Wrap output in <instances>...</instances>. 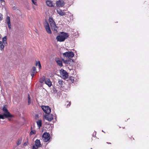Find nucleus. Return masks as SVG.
<instances>
[{
    "label": "nucleus",
    "instance_id": "obj_1",
    "mask_svg": "<svg viewBox=\"0 0 149 149\" xmlns=\"http://www.w3.org/2000/svg\"><path fill=\"white\" fill-rule=\"evenodd\" d=\"M60 34L56 38V39L58 41L62 42L64 41L69 37V35L68 33L64 32H61Z\"/></svg>",
    "mask_w": 149,
    "mask_h": 149
},
{
    "label": "nucleus",
    "instance_id": "obj_2",
    "mask_svg": "<svg viewBox=\"0 0 149 149\" xmlns=\"http://www.w3.org/2000/svg\"><path fill=\"white\" fill-rule=\"evenodd\" d=\"M7 106L6 105H4L2 108L3 111L5 112L4 115L5 116L6 118H12L13 116L11 114L10 112L8 111L6 107Z\"/></svg>",
    "mask_w": 149,
    "mask_h": 149
},
{
    "label": "nucleus",
    "instance_id": "obj_3",
    "mask_svg": "<svg viewBox=\"0 0 149 149\" xmlns=\"http://www.w3.org/2000/svg\"><path fill=\"white\" fill-rule=\"evenodd\" d=\"M63 55L64 57H66L67 58L71 59L74 56V54L72 51H68L63 53Z\"/></svg>",
    "mask_w": 149,
    "mask_h": 149
},
{
    "label": "nucleus",
    "instance_id": "obj_4",
    "mask_svg": "<svg viewBox=\"0 0 149 149\" xmlns=\"http://www.w3.org/2000/svg\"><path fill=\"white\" fill-rule=\"evenodd\" d=\"M42 137L44 141L45 142H47L50 139V134L46 132H44L42 135Z\"/></svg>",
    "mask_w": 149,
    "mask_h": 149
},
{
    "label": "nucleus",
    "instance_id": "obj_5",
    "mask_svg": "<svg viewBox=\"0 0 149 149\" xmlns=\"http://www.w3.org/2000/svg\"><path fill=\"white\" fill-rule=\"evenodd\" d=\"M41 108L44 112L46 114H49L51 112V109L48 106H42Z\"/></svg>",
    "mask_w": 149,
    "mask_h": 149
},
{
    "label": "nucleus",
    "instance_id": "obj_6",
    "mask_svg": "<svg viewBox=\"0 0 149 149\" xmlns=\"http://www.w3.org/2000/svg\"><path fill=\"white\" fill-rule=\"evenodd\" d=\"M64 63L65 64H69L70 65H72V63L74 62V60L70 58L66 60H64V59H62Z\"/></svg>",
    "mask_w": 149,
    "mask_h": 149
},
{
    "label": "nucleus",
    "instance_id": "obj_7",
    "mask_svg": "<svg viewBox=\"0 0 149 149\" xmlns=\"http://www.w3.org/2000/svg\"><path fill=\"white\" fill-rule=\"evenodd\" d=\"M60 72L61 74L63 76L64 79H66L68 77V74L65 70H64L63 69H61L60 70Z\"/></svg>",
    "mask_w": 149,
    "mask_h": 149
},
{
    "label": "nucleus",
    "instance_id": "obj_8",
    "mask_svg": "<svg viewBox=\"0 0 149 149\" xmlns=\"http://www.w3.org/2000/svg\"><path fill=\"white\" fill-rule=\"evenodd\" d=\"M46 120H47L49 121H51L53 119V116L52 114H47L44 116Z\"/></svg>",
    "mask_w": 149,
    "mask_h": 149
},
{
    "label": "nucleus",
    "instance_id": "obj_9",
    "mask_svg": "<svg viewBox=\"0 0 149 149\" xmlns=\"http://www.w3.org/2000/svg\"><path fill=\"white\" fill-rule=\"evenodd\" d=\"M45 27L47 33L49 34L52 33V31L50 29L49 24L47 21L45 23Z\"/></svg>",
    "mask_w": 149,
    "mask_h": 149
},
{
    "label": "nucleus",
    "instance_id": "obj_10",
    "mask_svg": "<svg viewBox=\"0 0 149 149\" xmlns=\"http://www.w3.org/2000/svg\"><path fill=\"white\" fill-rule=\"evenodd\" d=\"M7 24L8 25V27L10 29H11V24L10 22V17L7 16L5 20Z\"/></svg>",
    "mask_w": 149,
    "mask_h": 149
},
{
    "label": "nucleus",
    "instance_id": "obj_11",
    "mask_svg": "<svg viewBox=\"0 0 149 149\" xmlns=\"http://www.w3.org/2000/svg\"><path fill=\"white\" fill-rule=\"evenodd\" d=\"M56 11L57 13L61 16L65 15H66V13L64 12V10H62L60 9H57Z\"/></svg>",
    "mask_w": 149,
    "mask_h": 149
},
{
    "label": "nucleus",
    "instance_id": "obj_12",
    "mask_svg": "<svg viewBox=\"0 0 149 149\" xmlns=\"http://www.w3.org/2000/svg\"><path fill=\"white\" fill-rule=\"evenodd\" d=\"M35 146L37 148L41 147L42 146V145L41 144L40 140L36 139L35 141Z\"/></svg>",
    "mask_w": 149,
    "mask_h": 149
},
{
    "label": "nucleus",
    "instance_id": "obj_13",
    "mask_svg": "<svg viewBox=\"0 0 149 149\" xmlns=\"http://www.w3.org/2000/svg\"><path fill=\"white\" fill-rule=\"evenodd\" d=\"M45 83L49 87H51L52 85V82L50 81L49 79L46 78Z\"/></svg>",
    "mask_w": 149,
    "mask_h": 149
},
{
    "label": "nucleus",
    "instance_id": "obj_14",
    "mask_svg": "<svg viewBox=\"0 0 149 149\" xmlns=\"http://www.w3.org/2000/svg\"><path fill=\"white\" fill-rule=\"evenodd\" d=\"M46 3L47 5L50 7H54V3H53L52 1H47Z\"/></svg>",
    "mask_w": 149,
    "mask_h": 149
},
{
    "label": "nucleus",
    "instance_id": "obj_15",
    "mask_svg": "<svg viewBox=\"0 0 149 149\" xmlns=\"http://www.w3.org/2000/svg\"><path fill=\"white\" fill-rule=\"evenodd\" d=\"M58 85L60 87H62L64 86L65 83L61 79H59L58 82Z\"/></svg>",
    "mask_w": 149,
    "mask_h": 149
},
{
    "label": "nucleus",
    "instance_id": "obj_16",
    "mask_svg": "<svg viewBox=\"0 0 149 149\" xmlns=\"http://www.w3.org/2000/svg\"><path fill=\"white\" fill-rule=\"evenodd\" d=\"M55 61L58 65L60 67L63 66V64L62 61L59 58H56Z\"/></svg>",
    "mask_w": 149,
    "mask_h": 149
},
{
    "label": "nucleus",
    "instance_id": "obj_17",
    "mask_svg": "<svg viewBox=\"0 0 149 149\" xmlns=\"http://www.w3.org/2000/svg\"><path fill=\"white\" fill-rule=\"evenodd\" d=\"M56 5L57 6L59 7H63L64 6L63 2L61 1H57L56 2Z\"/></svg>",
    "mask_w": 149,
    "mask_h": 149
},
{
    "label": "nucleus",
    "instance_id": "obj_18",
    "mask_svg": "<svg viewBox=\"0 0 149 149\" xmlns=\"http://www.w3.org/2000/svg\"><path fill=\"white\" fill-rule=\"evenodd\" d=\"M36 123L38 126L40 128L42 126V120L41 119H39L36 121Z\"/></svg>",
    "mask_w": 149,
    "mask_h": 149
},
{
    "label": "nucleus",
    "instance_id": "obj_19",
    "mask_svg": "<svg viewBox=\"0 0 149 149\" xmlns=\"http://www.w3.org/2000/svg\"><path fill=\"white\" fill-rule=\"evenodd\" d=\"M2 41H0V49L1 51H3L4 47V45H3Z\"/></svg>",
    "mask_w": 149,
    "mask_h": 149
},
{
    "label": "nucleus",
    "instance_id": "obj_20",
    "mask_svg": "<svg viewBox=\"0 0 149 149\" xmlns=\"http://www.w3.org/2000/svg\"><path fill=\"white\" fill-rule=\"evenodd\" d=\"M46 78L45 76H43L41 78H40L39 80L40 82V83H43L44 82H45Z\"/></svg>",
    "mask_w": 149,
    "mask_h": 149
},
{
    "label": "nucleus",
    "instance_id": "obj_21",
    "mask_svg": "<svg viewBox=\"0 0 149 149\" xmlns=\"http://www.w3.org/2000/svg\"><path fill=\"white\" fill-rule=\"evenodd\" d=\"M7 36H5L3 38V42L4 44V45H5L6 44H7Z\"/></svg>",
    "mask_w": 149,
    "mask_h": 149
},
{
    "label": "nucleus",
    "instance_id": "obj_22",
    "mask_svg": "<svg viewBox=\"0 0 149 149\" xmlns=\"http://www.w3.org/2000/svg\"><path fill=\"white\" fill-rule=\"evenodd\" d=\"M31 72L32 73H34L36 74L37 72L36 71V68L35 67H33L32 69L31 70Z\"/></svg>",
    "mask_w": 149,
    "mask_h": 149
},
{
    "label": "nucleus",
    "instance_id": "obj_23",
    "mask_svg": "<svg viewBox=\"0 0 149 149\" xmlns=\"http://www.w3.org/2000/svg\"><path fill=\"white\" fill-rule=\"evenodd\" d=\"M51 28L53 31H57V26H56V25H55V26H51Z\"/></svg>",
    "mask_w": 149,
    "mask_h": 149
},
{
    "label": "nucleus",
    "instance_id": "obj_24",
    "mask_svg": "<svg viewBox=\"0 0 149 149\" xmlns=\"http://www.w3.org/2000/svg\"><path fill=\"white\" fill-rule=\"evenodd\" d=\"M22 139H19L17 141L16 144L17 146L19 145L22 143Z\"/></svg>",
    "mask_w": 149,
    "mask_h": 149
},
{
    "label": "nucleus",
    "instance_id": "obj_25",
    "mask_svg": "<svg viewBox=\"0 0 149 149\" xmlns=\"http://www.w3.org/2000/svg\"><path fill=\"white\" fill-rule=\"evenodd\" d=\"M38 65L39 69H40L41 68V64L40 63V61H38V62H36V65Z\"/></svg>",
    "mask_w": 149,
    "mask_h": 149
},
{
    "label": "nucleus",
    "instance_id": "obj_26",
    "mask_svg": "<svg viewBox=\"0 0 149 149\" xmlns=\"http://www.w3.org/2000/svg\"><path fill=\"white\" fill-rule=\"evenodd\" d=\"M69 79L71 80V82L72 83H73L74 82V77L71 76L69 77Z\"/></svg>",
    "mask_w": 149,
    "mask_h": 149
},
{
    "label": "nucleus",
    "instance_id": "obj_27",
    "mask_svg": "<svg viewBox=\"0 0 149 149\" xmlns=\"http://www.w3.org/2000/svg\"><path fill=\"white\" fill-rule=\"evenodd\" d=\"M5 116L4 115V114L3 115H2L0 114V119H5Z\"/></svg>",
    "mask_w": 149,
    "mask_h": 149
},
{
    "label": "nucleus",
    "instance_id": "obj_28",
    "mask_svg": "<svg viewBox=\"0 0 149 149\" xmlns=\"http://www.w3.org/2000/svg\"><path fill=\"white\" fill-rule=\"evenodd\" d=\"M31 1L33 4L36 6H37V3L36 0H31Z\"/></svg>",
    "mask_w": 149,
    "mask_h": 149
},
{
    "label": "nucleus",
    "instance_id": "obj_29",
    "mask_svg": "<svg viewBox=\"0 0 149 149\" xmlns=\"http://www.w3.org/2000/svg\"><path fill=\"white\" fill-rule=\"evenodd\" d=\"M49 20L50 22V23L54 22H55L52 17H49Z\"/></svg>",
    "mask_w": 149,
    "mask_h": 149
},
{
    "label": "nucleus",
    "instance_id": "obj_30",
    "mask_svg": "<svg viewBox=\"0 0 149 149\" xmlns=\"http://www.w3.org/2000/svg\"><path fill=\"white\" fill-rule=\"evenodd\" d=\"M36 131L35 130H32L30 133L31 135H32L36 134Z\"/></svg>",
    "mask_w": 149,
    "mask_h": 149
},
{
    "label": "nucleus",
    "instance_id": "obj_31",
    "mask_svg": "<svg viewBox=\"0 0 149 149\" xmlns=\"http://www.w3.org/2000/svg\"><path fill=\"white\" fill-rule=\"evenodd\" d=\"M50 24L51 27L53 26H55V25H56L55 22H54L50 23Z\"/></svg>",
    "mask_w": 149,
    "mask_h": 149
},
{
    "label": "nucleus",
    "instance_id": "obj_32",
    "mask_svg": "<svg viewBox=\"0 0 149 149\" xmlns=\"http://www.w3.org/2000/svg\"><path fill=\"white\" fill-rule=\"evenodd\" d=\"M3 19L2 15L0 13V21L2 20Z\"/></svg>",
    "mask_w": 149,
    "mask_h": 149
},
{
    "label": "nucleus",
    "instance_id": "obj_33",
    "mask_svg": "<svg viewBox=\"0 0 149 149\" xmlns=\"http://www.w3.org/2000/svg\"><path fill=\"white\" fill-rule=\"evenodd\" d=\"M69 13V15L71 17V19H73V15H72L70 13Z\"/></svg>",
    "mask_w": 149,
    "mask_h": 149
},
{
    "label": "nucleus",
    "instance_id": "obj_34",
    "mask_svg": "<svg viewBox=\"0 0 149 149\" xmlns=\"http://www.w3.org/2000/svg\"><path fill=\"white\" fill-rule=\"evenodd\" d=\"M53 92L54 93H57V91L56 89L55 88H54L53 89Z\"/></svg>",
    "mask_w": 149,
    "mask_h": 149
},
{
    "label": "nucleus",
    "instance_id": "obj_35",
    "mask_svg": "<svg viewBox=\"0 0 149 149\" xmlns=\"http://www.w3.org/2000/svg\"><path fill=\"white\" fill-rule=\"evenodd\" d=\"M38 148H37V147L35 145H33L32 146V149H38Z\"/></svg>",
    "mask_w": 149,
    "mask_h": 149
},
{
    "label": "nucleus",
    "instance_id": "obj_36",
    "mask_svg": "<svg viewBox=\"0 0 149 149\" xmlns=\"http://www.w3.org/2000/svg\"><path fill=\"white\" fill-rule=\"evenodd\" d=\"M35 118L36 119H37L39 118L38 114H36L35 115Z\"/></svg>",
    "mask_w": 149,
    "mask_h": 149
},
{
    "label": "nucleus",
    "instance_id": "obj_37",
    "mask_svg": "<svg viewBox=\"0 0 149 149\" xmlns=\"http://www.w3.org/2000/svg\"><path fill=\"white\" fill-rule=\"evenodd\" d=\"M35 74H36V73H32V72H31V76H32V78H33V76H34V75Z\"/></svg>",
    "mask_w": 149,
    "mask_h": 149
},
{
    "label": "nucleus",
    "instance_id": "obj_38",
    "mask_svg": "<svg viewBox=\"0 0 149 149\" xmlns=\"http://www.w3.org/2000/svg\"><path fill=\"white\" fill-rule=\"evenodd\" d=\"M71 104V103L70 102H69V104L67 105V107H69L70 106Z\"/></svg>",
    "mask_w": 149,
    "mask_h": 149
},
{
    "label": "nucleus",
    "instance_id": "obj_39",
    "mask_svg": "<svg viewBox=\"0 0 149 149\" xmlns=\"http://www.w3.org/2000/svg\"><path fill=\"white\" fill-rule=\"evenodd\" d=\"M27 143L26 142H24L23 144V146H27Z\"/></svg>",
    "mask_w": 149,
    "mask_h": 149
},
{
    "label": "nucleus",
    "instance_id": "obj_40",
    "mask_svg": "<svg viewBox=\"0 0 149 149\" xmlns=\"http://www.w3.org/2000/svg\"><path fill=\"white\" fill-rule=\"evenodd\" d=\"M28 100H30V97L29 95L28 94Z\"/></svg>",
    "mask_w": 149,
    "mask_h": 149
},
{
    "label": "nucleus",
    "instance_id": "obj_41",
    "mask_svg": "<svg viewBox=\"0 0 149 149\" xmlns=\"http://www.w3.org/2000/svg\"><path fill=\"white\" fill-rule=\"evenodd\" d=\"M0 1L1 2V3L3 2H5L4 0H0Z\"/></svg>",
    "mask_w": 149,
    "mask_h": 149
},
{
    "label": "nucleus",
    "instance_id": "obj_42",
    "mask_svg": "<svg viewBox=\"0 0 149 149\" xmlns=\"http://www.w3.org/2000/svg\"><path fill=\"white\" fill-rule=\"evenodd\" d=\"M31 103V100H28V104L29 105Z\"/></svg>",
    "mask_w": 149,
    "mask_h": 149
},
{
    "label": "nucleus",
    "instance_id": "obj_43",
    "mask_svg": "<svg viewBox=\"0 0 149 149\" xmlns=\"http://www.w3.org/2000/svg\"><path fill=\"white\" fill-rule=\"evenodd\" d=\"M107 144H111V143H110V142H107Z\"/></svg>",
    "mask_w": 149,
    "mask_h": 149
},
{
    "label": "nucleus",
    "instance_id": "obj_44",
    "mask_svg": "<svg viewBox=\"0 0 149 149\" xmlns=\"http://www.w3.org/2000/svg\"><path fill=\"white\" fill-rule=\"evenodd\" d=\"M94 133L93 134V136L94 137Z\"/></svg>",
    "mask_w": 149,
    "mask_h": 149
},
{
    "label": "nucleus",
    "instance_id": "obj_45",
    "mask_svg": "<svg viewBox=\"0 0 149 149\" xmlns=\"http://www.w3.org/2000/svg\"><path fill=\"white\" fill-rule=\"evenodd\" d=\"M33 8L34 9H35V8H34V6H33Z\"/></svg>",
    "mask_w": 149,
    "mask_h": 149
},
{
    "label": "nucleus",
    "instance_id": "obj_46",
    "mask_svg": "<svg viewBox=\"0 0 149 149\" xmlns=\"http://www.w3.org/2000/svg\"><path fill=\"white\" fill-rule=\"evenodd\" d=\"M1 84V81H0V84Z\"/></svg>",
    "mask_w": 149,
    "mask_h": 149
},
{
    "label": "nucleus",
    "instance_id": "obj_47",
    "mask_svg": "<svg viewBox=\"0 0 149 149\" xmlns=\"http://www.w3.org/2000/svg\"><path fill=\"white\" fill-rule=\"evenodd\" d=\"M71 0V1H73V0Z\"/></svg>",
    "mask_w": 149,
    "mask_h": 149
},
{
    "label": "nucleus",
    "instance_id": "obj_48",
    "mask_svg": "<svg viewBox=\"0 0 149 149\" xmlns=\"http://www.w3.org/2000/svg\"><path fill=\"white\" fill-rule=\"evenodd\" d=\"M96 134V132H95V135Z\"/></svg>",
    "mask_w": 149,
    "mask_h": 149
},
{
    "label": "nucleus",
    "instance_id": "obj_49",
    "mask_svg": "<svg viewBox=\"0 0 149 149\" xmlns=\"http://www.w3.org/2000/svg\"><path fill=\"white\" fill-rule=\"evenodd\" d=\"M102 132H104V131H103V130H102Z\"/></svg>",
    "mask_w": 149,
    "mask_h": 149
},
{
    "label": "nucleus",
    "instance_id": "obj_50",
    "mask_svg": "<svg viewBox=\"0 0 149 149\" xmlns=\"http://www.w3.org/2000/svg\"><path fill=\"white\" fill-rule=\"evenodd\" d=\"M8 120H10V119H9Z\"/></svg>",
    "mask_w": 149,
    "mask_h": 149
}]
</instances>
